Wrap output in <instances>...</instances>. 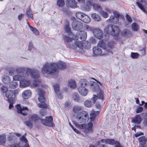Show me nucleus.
Masks as SVG:
<instances>
[{
  "mask_svg": "<svg viewBox=\"0 0 147 147\" xmlns=\"http://www.w3.org/2000/svg\"><path fill=\"white\" fill-rule=\"evenodd\" d=\"M66 63L61 61L57 63H53L50 64H45L42 68V73H46L48 74H53L57 71L58 69L61 70H65L66 68Z\"/></svg>",
  "mask_w": 147,
  "mask_h": 147,
  "instance_id": "f257e3e1",
  "label": "nucleus"
},
{
  "mask_svg": "<svg viewBox=\"0 0 147 147\" xmlns=\"http://www.w3.org/2000/svg\"><path fill=\"white\" fill-rule=\"evenodd\" d=\"M46 119H41L36 114H34L31 115L30 119L32 121L36 123V122L40 120L42 123L44 125L50 127H53L54 124L53 122V119L51 116H46Z\"/></svg>",
  "mask_w": 147,
  "mask_h": 147,
  "instance_id": "f03ea898",
  "label": "nucleus"
},
{
  "mask_svg": "<svg viewBox=\"0 0 147 147\" xmlns=\"http://www.w3.org/2000/svg\"><path fill=\"white\" fill-rule=\"evenodd\" d=\"M104 31L107 34L113 36L115 40L119 39L120 30L118 26L115 25H108L105 27Z\"/></svg>",
  "mask_w": 147,
  "mask_h": 147,
  "instance_id": "7ed1b4c3",
  "label": "nucleus"
},
{
  "mask_svg": "<svg viewBox=\"0 0 147 147\" xmlns=\"http://www.w3.org/2000/svg\"><path fill=\"white\" fill-rule=\"evenodd\" d=\"M72 123L76 127H78L80 129H84V132L87 134L89 132L92 133L93 131L92 129L93 124L92 123L88 122L87 125L85 124H78L75 121H73Z\"/></svg>",
  "mask_w": 147,
  "mask_h": 147,
  "instance_id": "20e7f679",
  "label": "nucleus"
},
{
  "mask_svg": "<svg viewBox=\"0 0 147 147\" xmlns=\"http://www.w3.org/2000/svg\"><path fill=\"white\" fill-rule=\"evenodd\" d=\"M88 83V82L86 79H82L79 81L78 90L80 94L82 96H85L87 95L88 91L86 87Z\"/></svg>",
  "mask_w": 147,
  "mask_h": 147,
  "instance_id": "39448f33",
  "label": "nucleus"
},
{
  "mask_svg": "<svg viewBox=\"0 0 147 147\" xmlns=\"http://www.w3.org/2000/svg\"><path fill=\"white\" fill-rule=\"evenodd\" d=\"M76 118L78 121H80V123H86L89 120L88 115L86 111H82L78 113Z\"/></svg>",
  "mask_w": 147,
  "mask_h": 147,
  "instance_id": "423d86ee",
  "label": "nucleus"
},
{
  "mask_svg": "<svg viewBox=\"0 0 147 147\" xmlns=\"http://www.w3.org/2000/svg\"><path fill=\"white\" fill-rule=\"evenodd\" d=\"M17 89L8 90L5 94L7 101L16 100V96L18 94Z\"/></svg>",
  "mask_w": 147,
  "mask_h": 147,
  "instance_id": "0eeeda50",
  "label": "nucleus"
},
{
  "mask_svg": "<svg viewBox=\"0 0 147 147\" xmlns=\"http://www.w3.org/2000/svg\"><path fill=\"white\" fill-rule=\"evenodd\" d=\"M73 18L74 20H73L71 24L72 29L76 30L82 29L83 26L82 24L80 22L76 20L75 17H74Z\"/></svg>",
  "mask_w": 147,
  "mask_h": 147,
  "instance_id": "6e6552de",
  "label": "nucleus"
},
{
  "mask_svg": "<svg viewBox=\"0 0 147 147\" xmlns=\"http://www.w3.org/2000/svg\"><path fill=\"white\" fill-rule=\"evenodd\" d=\"M136 4L138 7L145 13L147 14V11L146 9L147 3L145 0H136Z\"/></svg>",
  "mask_w": 147,
  "mask_h": 147,
  "instance_id": "1a4fd4ad",
  "label": "nucleus"
},
{
  "mask_svg": "<svg viewBox=\"0 0 147 147\" xmlns=\"http://www.w3.org/2000/svg\"><path fill=\"white\" fill-rule=\"evenodd\" d=\"M16 107L17 109V112L18 113H20L24 116H26L27 113L25 111L23 112V111H28V109L27 107H22L20 104H18L16 105Z\"/></svg>",
  "mask_w": 147,
  "mask_h": 147,
  "instance_id": "9d476101",
  "label": "nucleus"
},
{
  "mask_svg": "<svg viewBox=\"0 0 147 147\" xmlns=\"http://www.w3.org/2000/svg\"><path fill=\"white\" fill-rule=\"evenodd\" d=\"M99 85L102 86V84L99 82L98 83L94 82H93L90 85V89L93 92H98L100 89Z\"/></svg>",
  "mask_w": 147,
  "mask_h": 147,
  "instance_id": "9b49d317",
  "label": "nucleus"
},
{
  "mask_svg": "<svg viewBox=\"0 0 147 147\" xmlns=\"http://www.w3.org/2000/svg\"><path fill=\"white\" fill-rule=\"evenodd\" d=\"M93 32L94 36L97 39H100L104 36L102 31L99 28L94 29Z\"/></svg>",
  "mask_w": 147,
  "mask_h": 147,
  "instance_id": "f8f14e48",
  "label": "nucleus"
},
{
  "mask_svg": "<svg viewBox=\"0 0 147 147\" xmlns=\"http://www.w3.org/2000/svg\"><path fill=\"white\" fill-rule=\"evenodd\" d=\"M67 7L74 9L77 7V3L75 0H67L65 1Z\"/></svg>",
  "mask_w": 147,
  "mask_h": 147,
  "instance_id": "ddd939ff",
  "label": "nucleus"
},
{
  "mask_svg": "<svg viewBox=\"0 0 147 147\" xmlns=\"http://www.w3.org/2000/svg\"><path fill=\"white\" fill-rule=\"evenodd\" d=\"M87 36V32L84 31H80L76 34V37L83 40H86Z\"/></svg>",
  "mask_w": 147,
  "mask_h": 147,
  "instance_id": "4468645a",
  "label": "nucleus"
},
{
  "mask_svg": "<svg viewBox=\"0 0 147 147\" xmlns=\"http://www.w3.org/2000/svg\"><path fill=\"white\" fill-rule=\"evenodd\" d=\"M30 81L29 80L23 79L20 81V87L21 88H24L29 86Z\"/></svg>",
  "mask_w": 147,
  "mask_h": 147,
  "instance_id": "2eb2a0df",
  "label": "nucleus"
},
{
  "mask_svg": "<svg viewBox=\"0 0 147 147\" xmlns=\"http://www.w3.org/2000/svg\"><path fill=\"white\" fill-rule=\"evenodd\" d=\"M138 140L139 144V147H147L145 136H142L140 137Z\"/></svg>",
  "mask_w": 147,
  "mask_h": 147,
  "instance_id": "dca6fc26",
  "label": "nucleus"
},
{
  "mask_svg": "<svg viewBox=\"0 0 147 147\" xmlns=\"http://www.w3.org/2000/svg\"><path fill=\"white\" fill-rule=\"evenodd\" d=\"M100 113L99 111H93L90 114V122L92 123L95 119L96 117L98 116Z\"/></svg>",
  "mask_w": 147,
  "mask_h": 147,
  "instance_id": "f3484780",
  "label": "nucleus"
},
{
  "mask_svg": "<svg viewBox=\"0 0 147 147\" xmlns=\"http://www.w3.org/2000/svg\"><path fill=\"white\" fill-rule=\"evenodd\" d=\"M31 91L30 90H25L22 93V96L25 99H28L31 96Z\"/></svg>",
  "mask_w": 147,
  "mask_h": 147,
  "instance_id": "a211bd4d",
  "label": "nucleus"
},
{
  "mask_svg": "<svg viewBox=\"0 0 147 147\" xmlns=\"http://www.w3.org/2000/svg\"><path fill=\"white\" fill-rule=\"evenodd\" d=\"M97 47H100L105 51H107V53L111 52L109 50H107L106 49V46L103 40L99 41L97 45Z\"/></svg>",
  "mask_w": 147,
  "mask_h": 147,
  "instance_id": "6ab92c4d",
  "label": "nucleus"
},
{
  "mask_svg": "<svg viewBox=\"0 0 147 147\" xmlns=\"http://www.w3.org/2000/svg\"><path fill=\"white\" fill-rule=\"evenodd\" d=\"M142 121V118L140 115H136L135 118L132 119V122L139 125Z\"/></svg>",
  "mask_w": 147,
  "mask_h": 147,
  "instance_id": "aec40b11",
  "label": "nucleus"
},
{
  "mask_svg": "<svg viewBox=\"0 0 147 147\" xmlns=\"http://www.w3.org/2000/svg\"><path fill=\"white\" fill-rule=\"evenodd\" d=\"M93 54L95 55H100L102 53V51L100 48L95 47L92 49Z\"/></svg>",
  "mask_w": 147,
  "mask_h": 147,
  "instance_id": "412c9836",
  "label": "nucleus"
},
{
  "mask_svg": "<svg viewBox=\"0 0 147 147\" xmlns=\"http://www.w3.org/2000/svg\"><path fill=\"white\" fill-rule=\"evenodd\" d=\"M119 21V19L114 18V16L111 15L110 16L108 20V22L114 24H116L118 23Z\"/></svg>",
  "mask_w": 147,
  "mask_h": 147,
  "instance_id": "4be33fe9",
  "label": "nucleus"
},
{
  "mask_svg": "<svg viewBox=\"0 0 147 147\" xmlns=\"http://www.w3.org/2000/svg\"><path fill=\"white\" fill-rule=\"evenodd\" d=\"M121 34L124 35L127 37H130L132 36V34L131 31L127 30H125L121 32Z\"/></svg>",
  "mask_w": 147,
  "mask_h": 147,
  "instance_id": "5701e85b",
  "label": "nucleus"
},
{
  "mask_svg": "<svg viewBox=\"0 0 147 147\" xmlns=\"http://www.w3.org/2000/svg\"><path fill=\"white\" fill-rule=\"evenodd\" d=\"M26 15L28 18H31L32 20H33V18L32 11L31 10L30 7H28L27 9Z\"/></svg>",
  "mask_w": 147,
  "mask_h": 147,
  "instance_id": "b1692460",
  "label": "nucleus"
},
{
  "mask_svg": "<svg viewBox=\"0 0 147 147\" xmlns=\"http://www.w3.org/2000/svg\"><path fill=\"white\" fill-rule=\"evenodd\" d=\"M30 76L32 78L34 79L38 78L40 76L38 71L36 70H33Z\"/></svg>",
  "mask_w": 147,
  "mask_h": 147,
  "instance_id": "393cba45",
  "label": "nucleus"
},
{
  "mask_svg": "<svg viewBox=\"0 0 147 147\" xmlns=\"http://www.w3.org/2000/svg\"><path fill=\"white\" fill-rule=\"evenodd\" d=\"M6 137L4 135H0V145L4 146L6 143Z\"/></svg>",
  "mask_w": 147,
  "mask_h": 147,
  "instance_id": "a878e982",
  "label": "nucleus"
},
{
  "mask_svg": "<svg viewBox=\"0 0 147 147\" xmlns=\"http://www.w3.org/2000/svg\"><path fill=\"white\" fill-rule=\"evenodd\" d=\"M64 29L66 32L68 33V36H72L73 35V34L71 32V29L69 25H65V26Z\"/></svg>",
  "mask_w": 147,
  "mask_h": 147,
  "instance_id": "bb28decb",
  "label": "nucleus"
},
{
  "mask_svg": "<svg viewBox=\"0 0 147 147\" xmlns=\"http://www.w3.org/2000/svg\"><path fill=\"white\" fill-rule=\"evenodd\" d=\"M72 98L75 102H79L80 97L79 94L76 92L74 93L72 95Z\"/></svg>",
  "mask_w": 147,
  "mask_h": 147,
  "instance_id": "cd10ccee",
  "label": "nucleus"
},
{
  "mask_svg": "<svg viewBox=\"0 0 147 147\" xmlns=\"http://www.w3.org/2000/svg\"><path fill=\"white\" fill-rule=\"evenodd\" d=\"M104 91L100 89L99 92L97 93V95H96L98 99L102 100L104 99Z\"/></svg>",
  "mask_w": 147,
  "mask_h": 147,
  "instance_id": "c85d7f7f",
  "label": "nucleus"
},
{
  "mask_svg": "<svg viewBox=\"0 0 147 147\" xmlns=\"http://www.w3.org/2000/svg\"><path fill=\"white\" fill-rule=\"evenodd\" d=\"M2 80L4 84H8L10 81V77L7 76L5 75L2 78Z\"/></svg>",
  "mask_w": 147,
  "mask_h": 147,
  "instance_id": "c756f323",
  "label": "nucleus"
},
{
  "mask_svg": "<svg viewBox=\"0 0 147 147\" xmlns=\"http://www.w3.org/2000/svg\"><path fill=\"white\" fill-rule=\"evenodd\" d=\"M18 86V82L15 81L13 80V81L11 82L9 84L10 88L13 89H14L17 88Z\"/></svg>",
  "mask_w": 147,
  "mask_h": 147,
  "instance_id": "7c9ffc66",
  "label": "nucleus"
},
{
  "mask_svg": "<svg viewBox=\"0 0 147 147\" xmlns=\"http://www.w3.org/2000/svg\"><path fill=\"white\" fill-rule=\"evenodd\" d=\"M94 9L100 12L102 10V8L99 5L94 3L92 5Z\"/></svg>",
  "mask_w": 147,
  "mask_h": 147,
  "instance_id": "2f4dec72",
  "label": "nucleus"
},
{
  "mask_svg": "<svg viewBox=\"0 0 147 147\" xmlns=\"http://www.w3.org/2000/svg\"><path fill=\"white\" fill-rule=\"evenodd\" d=\"M82 109V107L80 106L75 105L73 109V111L75 113H78Z\"/></svg>",
  "mask_w": 147,
  "mask_h": 147,
  "instance_id": "473e14b6",
  "label": "nucleus"
},
{
  "mask_svg": "<svg viewBox=\"0 0 147 147\" xmlns=\"http://www.w3.org/2000/svg\"><path fill=\"white\" fill-rule=\"evenodd\" d=\"M68 85L73 88H74L76 87L75 82L74 80H70L69 81Z\"/></svg>",
  "mask_w": 147,
  "mask_h": 147,
  "instance_id": "72a5a7b5",
  "label": "nucleus"
},
{
  "mask_svg": "<svg viewBox=\"0 0 147 147\" xmlns=\"http://www.w3.org/2000/svg\"><path fill=\"white\" fill-rule=\"evenodd\" d=\"M117 141H115V140L113 139H107L106 144L112 145L113 144L116 145L117 144V143H116V142Z\"/></svg>",
  "mask_w": 147,
  "mask_h": 147,
  "instance_id": "f704fd0d",
  "label": "nucleus"
},
{
  "mask_svg": "<svg viewBox=\"0 0 147 147\" xmlns=\"http://www.w3.org/2000/svg\"><path fill=\"white\" fill-rule=\"evenodd\" d=\"M115 43V41L111 40L108 42L107 43V45L108 47L110 49H113L114 48Z\"/></svg>",
  "mask_w": 147,
  "mask_h": 147,
  "instance_id": "c9c22d12",
  "label": "nucleus"
},
{
  "mask_svg": "<svg viewBox=\"0 0 147 147\" xmlns=\"http://www.w3.org/2000/svg\"><path fill=\"white\" fill-rule=\"evenodd\" d=\"M91 16L92 18L96 21H98L100 20L101 18L100 16L97 14L93 13L91 14Z\"/></svg>",
  "mask_w": 147,
  "mask_h": 147,
  "instance_id": "e433bc0d",
  "label": "nucleus"
},
{
  "mask_svg": "<svg viewBox=\"0 0 147 147\" xmlns=\"http://www.w3.org/2000/svg\"><path fill=\"white\" fill-rule=\"evenodd\" d=\"M131 28L133 30L137 32L139 29V26L136 23L133 22L131 24Z\"/></svg>",
  "mask_w": 147,
  "mask_h": 147,
  "instance_id": "4c0bfd02",
  "label": "nucleus"
},
{
  "mask_svg": "<svg viewBox=\"0 0 147 147\" xmlns=\"http://www.w3.org/2000/svg\"><path fill=\"white\" fill-rule=\"evenodd\" d=\"M10 147H30L28 142L25 143L24 146H20L18 143H15L10 145Z\"/></svg>",
  "mask_w": 147,
  "mask_h": 147,
  "instance_id": "58836bf2",
  "label": "nucleus"
},
{
  "mask_svg": "<svg viewBox=\"0 0 147 147\" xmlns=\"http://www.w3.org/2000/svg\"><path fill=\"white\" fill-rule=\"evenodd\" d=\"M85 14L81 12H78L76 13V16L78 19L81 20Z\"/></svg>",
  "mask_w": 147,
  "mask_h": 147,
  "instance_id": "ea45409f",
  "label": "nucleus"
},
{
  "mask_svg": "<svg viewBox=\"0 0 147 147\" xmlns=\"http://www.w3.org/2000/svg\"><path fill=\"white\" fill-rule=\"evenodd\" d=\"M81 21L86 23H88L90 21V18L87 15L85 14Z\"/></svg>",
  "mask_w": 147,
  "mask_h": 147,
  "instance_id": "a19ab883",
  "label": "nucleus"
},
{
  "mask_svg": "<svg viewBox=\"0 0 147 147\" xmlns=\"http://www.w3.org/2000/svg\"><path fill=\"white\" fill-rule=\"evenodd\" d=\"M75 45L79 48L82 49L83 47V42L82 41L79 42L78 41H76L75 42Z\"/></svg>",
  "mask_w": 147,
  "mask_h": 147,
  "instance_id": "79ce46f5",
  "label": "nucleus"
},
{
  "mask_svg": "<svg viewBox=\"0 0 147 147\" xmlns=\"http://www.w3.org/2000/svg\"><path fill=\"white\" fill-rule=\"evenodd\" d=\"M113 14L114 18H117L119 19V18H123V16L122 14H120L117 11H114L113 12Z\"/></svg>",
  "mask_w": 147,
  "mask_h": 147,
  "instance_id": "37998d69",
  "label": "nucleus"
},
{
  "mask_svg": "<svg viewBox=\"0 0 147 147\" xmlns=\"http://www.w3.org/2000/svg\"><path fill=\"white\" fill-rule=\"evenodd\" d=\"M83 47L85 49H89L91 47V45L90 42L87 41H85L83 44Z\"/></svg>",
  "mask_w": 147,
  "mask_h": 147,
  "instance_id": "c03bdc74",
  "label": "nucleus"
},
{
  "mask_svg": "<svg viewBox=\"0 0 147 147\" xmlns=\"http://www.w3.org/2000/svg\"><path fill=\"white\" fill-rule=\"evenodd\" d=\"M35 49L33 45L32 42H30L29 43L28 47V50L30 51V52H33V50Z\"/></svg>",
  "mask_w": 147,
  "mask_h": 147,
  "instance_id": "a18cd8bd",
  "label": "nucleus"
},
{
  "mask_svg": "<svg viewBox=\"0 0 147 147\" xmlns=\"http://www.w3.org/2000/svg\"><path fill=\"white\" fill-rule=\"evenodd\" d=\"M23 76L21 75L18 74L14 76L13 78V80L14 81H20L22 80Z\"/></svg>",
  "mask_w": 147,
  "mask_h": 147,
  "instance_id": "49530a36",
  "label": "nucleus"
},
{
  "mask_svg": "<svg viewBox=\"0 0 147 147\" xmlns=\"http://www.w3.org/2000/svg\"><path fill=\"white\" fill-rule=\"evenodd\" d=\"M53 87L55 93H57V92L59 91L60 87L59 84L56 83L53 85Z\"/></svg>",
  "mask_w": 147,
  "mask_h": 147,
  "instance_id": "de8ad7c7",
  "label": "nucleus"
},
{
  "mask_svg": "<svg viewBox=\"0 0 147 147\" xmlns=\"http://www.w3.org/2000/svg\"><path fill=\"white\" fill-rule=\"evenodd\" d=\"M57 3V5L59 7H63L65 5L64 0H58Z\"/></svg>",
  "mask_w": 147,
  "mask_h": 147,
  "instance_id": "09e8293b",
  "label": "nucleus"
},
{
  "mask_svg": "<svg viewBox=\"0 0 147 147\" xmlns=\"http://www.w3.org/2000/svg\"><path fill=\"white\" fill-rule=\"evenodd\" d=\"M25 71V68L24 67H17L16 71L18 73H23Z\"/></svg>",
  "mask_w": 147,
  "mask_h": 147,
  "instance_id": "8fccbe9b",
  "label": "nucleus"
},
{
  "mask_svg": "<svg viewBox=\"0 0 147 147\" xmlns=\"http://www.w3.org/2000/svg\"><path fill=\"white\" fill-rule=\"evenodd\" d=\"M139 54L137 53L131 52V57L134 59L138 58L139 56Z\"/></svg>",
  "mask_w": 147,
  "mask_h": 147,
  "instance_id": "3c124183",
  "label": "nucleus"
},
{
  "mask_svg": "<svg viewBox=\"0 0 147 147\" xmlns=\"http://www.w3.org/2000/svg\"><path fill=\"white\" fill-rule=\"evenodd\" d=\"M9 103V109H11L12 108L14 107V106H13V105L14 103H15L16 102V100H10L9 101H7Z\"/></svg>",
  "mask_w": 147,
  "mask_h": 147,
  "instance_id": "603ef678",
  "label": "nucleus"
},
{
  "mask_svg": "<svg viewBox=\"0 0 147 147\" xmlns=\"http://www.w3.org/2000/svg\"><path fill=\"white\" fill-rule=\"evenodd\" d=\"M84 105L86 107H90L92 106V102L90 101L86 100L84 102Z\"/></svg>",
  "mask_w": 147,
  "mask_h": 147,
  "instance_id": "864d4df0",
  "label": "nucleus"
},
{
  "mask_svg": "<svg viewBox=\"0 0 147 147\" xmlns=\"http://www.w3.org/2000/svg\"><path fill=\"white\" fill-rule=\"evenodd\" d=\"M39 107L40 108L45 109L47 108V105L45 102H43L39 104Z\"/></svg>",
  "mask_w": 147,
  "mask_h": 147,
  "instance_id": "5fc2aeb1",
  "label": "nucleus"
},
{
  "mask_svg": "<svg viewBox=\"0 0 147 147\" xmlns=\"http://www.w3.org/2000/svg\"><path fill=\"white\" fill-rule=\"evenodd\" d=\"M100 13L101 15L102 16V17L105 18H107L109 16L108 13L102 10L100 12Z\"/></svg>",
  "mask_w": 147,
  "mask_h": 147,
  "instance_id": "6e6d98bb",
  "label": "nucleus"
},
{
  "mask_svg": "<svg viewBox=\"0 0 147 147\" xmlns=\"http://www.w3.org/2000/svg\"><path fill=\"white\" fill-rule=\"evenodd\" d=\"M31 30L33 32V33L37 35H38L39 34V32L37 29L34 27H33Z\"/></svg>",
  "mask_w": 147,
  "mask_h": 147,
  "instance_id": "4d7b16f0",
  "label": "nucleus"
},
{
  "mask_svg": "<svg viewBox=\"0 0 147 147\" xmlns=\"http://www.w3.org/2000/svg\"><path fill=\"white\" fill-rule=\"evenodd\" d=\"M63 39L64 41H66L67 42H71L72 39V38H71L67 36H64L63 37Z\"/></svg>",
  "mask_w": 147,
  "mask_h": 147,
  "instance_id": "13d9d810",
  "label": "nucleus"
},
{
  "mask_svg": "<svg viewBox=\"0 0 147 147\" xmlns=\"http://www.w3.org/2000/svg\"><path fill=\"white\" fill-rule=\"evenodd\" d=\"M20 140L22 142H24L25 143L28 142V140L26 138L25 135H22L20 138Z\"/></svg>",
  "mask_w": 147,
  "mask_h": 147,
  "instance_id": "bf43d9fd",
  "label": "nucleus"
},
{
  "mask_svg": "<svg viewBox=\"0 0 147 147\" xmlns=\"http://www.w3.org/2000/svg\"><path fill=\"white\" fill-rule=\"evenodd\" d=\"M25 124L31 129L32 126V123L29 121H26L25 122Z\"/></svg>",
  "mask_w": 147,
  "mask_h": 147,
  "instance_id": "052dcab7",
  "label": "nucleus"
},
{
  "mask_svg": "<svg viewBox=\"0 0 147 147\" xmlns=\"http://www.w3.org/2000/svg\"><path fill=\"white\" fill-rule=\"evenodd\" d=\"M143 110V108L142 107L139 106L137 108L136 112L138 113L141 112Z\"/></svg>",
  "mask_w": 147,
  "mask_h": 147,
  "instance_id": "680f3d73",
  "label": "nucleus"
},
{
  "mask_svg": "<svg viewBox=\"0 0 147 147\" xmlns=\"http://www.w3.org/2000/svg\"><path fill=\"white\" fill-rule=\"evenodd\" d=\"M62 11L67 14H68L70 13V11L68 8L64 7L62 8Z\"/></svg>",
  "mask_w": 147,
  "mask_h": 147,
  "instance_id": "e2e57ef3",
  "label": "nucleus"
},
{
  "mask_svg": "<svg viewBox=\"0 0 147 147\" xmlns=\"http://www.w3.org/2000/svg\"><path fill=\"white\" fill-rule=\"evenodd\" d=\"M1 90L3 93H5L8 90L6 87L3 86L1 87Z\"/></svg>",
  "mask_w": 147,
  "mask_h": 147,
  "instance_id": "0e129e2a",
  "label": "nucleus"
},
{
  "mask_svg": "<svg viewBox=\"0 0 147 147\" xmlns=\"http://www.w3.org/2000/svg\"><path fill=\"white\" fill-rule=\"evenodd\" d=\"M83 9L86 11H88L90 10V7L87 5H85L83 7Z\"/></svg>",
  "mask_w": 147,
  "mask_h": 147,
  "instance_id": "69168bd1",
  "label": "nucleus"
},
{
  "mask_svg": "<svg viewBox=\"0 0 147 147\" xmlns=\"http://www.w3.org/2000/svg\"><path fill=\"white\" fill-rule=\"evenodd\" d=\"M126 20L130 23L132 22V20L131 17L129 15L127 14L126 15Z\"/></svg>",
  "mask_w": 147,
  "mask_h": 147,
  "instance_id": "338daca9",
  "label": "nucleus"
},
{
  "mask_svg": "<svg viewBox=\"0 0 147 147\" xmlns=\"http://www.w3.org/2000/svg\"><path fill=\"white\" fill-rule=\"evenodd\" d=\"M38 100L40 102H45V98L44 96H39Z\"/></svg>",
  "mask_w": 147,
  "mask_h": 147,
  "instance_id": "774afa93",
  "label": "nucleus"
}]
</instances>
